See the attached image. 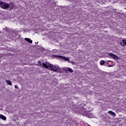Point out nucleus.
<instances>
[{
    "label": "nucleus",
    "instance_id": "nucleus-13",
    "mask_svg": "<svg viewBox=\"0 0 126 126\" xmlns=\"http://www.w3.org/2000/svg\"><path fill=\"white\" fill-rule=\"evenodd\" d=\"M105 63V61L101 60L100 61V65H103Z\"/></svg>",
    "mask_w": 126,
    "mask_h": 126
},
{
    "label": "nucleus",
    "instance_id": "nucleus-22",
    "mask_svg": "<svg viewBox=\"0 0 126 126\" xmlns=\"http://www.w3.org/2000/svg\"><path fill=\"white\" fill-rule=\"evenodd\" d=\"M35 44H37V42H35Z\"/></svg>",
    "mask_w": 126,
    "mask_h": 126
},
{
    "label": "nucleus",
    "instance_id": "nucleus-8",
    "mask_svg": "<svg viewBox=\"0 0 126 126\" xmlns=\"http://www.w3.org/2000/svg\"><path fill=\"white\" fill-rule=\"evenodd\" d=\"M25 40L27 41V42H28L29 43H30V44H32L33 43V41L32 40L30 39V38H25Z\"/></svg>",
    "mask_w": 126,
    "mask_h": 126
},
{
    "label": "nucleus",
    "instance_id": "nucleus-4",
    "mask_svg": "<svg viewBox=\"0 0 126 126\" xmlns=\"http://www.w3.org/2000/svg\"><path fill=\"white\" fill-rule=\"evenodd\" d=\"M107 55L110 57H111V58H113L114 60H119V57L113 53H107Z\"/></svg>",
    "mask_w": 126,
    "mask_h": 126
},
{
    "label": "nucleus",
    "instance_id": "nucleus-9",
    "mask_svg": "<svg viewBox=\"0 0 126 126\" xmlns=\"http://www.w3.org/2000/svg\"><path fill=\"white\" fill-rule=\"evenodd\" d=\"M0 119H1V120H3V121H5L6 120V117L1 114H0Z\"/></svg>",
    "mask_w": 126,
    "mask_h": 126
},
{
    "label": "nucleus",
    "instance_id": "nucleus-2",
    "mask_svg": "<svg viewBox=\"0 0 126 126\" xmlns=\"http://www.w3.org/2000/svg\"><path fill=\"white\" fill-rule=\"evenodd\" d=\"M10 7V4L8 3H5L3 1H2L1 5H0V7L2 8V9H8Z\"/></svg>",
    "mask_w": 126,
    "mask_h": 126
},
{
    "label": "nucleus",
    "instance_id": "nucleus-15",
    "mask_svg": "<svg viewBox=\"0 0 126 126\" xmlns=\"http://www.w3.org/2000/svg\"><path fill=\"white\" fill-rule=\"evenodd\" d=\"M122 41H123L124 44H125V46H126V40L125 39H123Z\"/></svg>",
    "mask_w": 126,
    "mask_h": 126
},
{
    "label": "nucleus",
    "instance_id": "nucleus-11",
    "mask_svg": "<svg viewBox=\"0 0 126 126\" xmlns=\"http://www.w3.org/2000/svg\"><path fill=\"white\" fill-rule=\"evenodd\" d=\"M6 83H7V84H8L9 85H11V81H10V80H7L6 81Z\"/></svg>",
    "mask_w": 126,
    "mask_h": 126
},
{
    "label": "nucleus",
    "instance_id": "nucleus-16",
    "mask_svg": "<svg viewBox=\"0 0 126 126\" xmlns=\"http://www.w3.org/2000/svg\"><path fill=\"white\" fill-rule=\"evenodd\" d=\"M15 88H16V89H18V86H17V85H15Z\"/></svg>",
    "mask_w": 126,
    "mask_h": 126
},
{
    "label": "nucleus",
    "instance_id": "nucleus-17",
    "mask_svg": "<svg viewBox=\"0 0 126 126\" xmlns=\"http://www.w3.org/2000/svg\"><path fill=\"white\" fill-rule=\"evenodd\" d=\"M52 0H47V1H48V2H49V4H50V3H51V2H50V1H51Z\"/></svg>",
    "mask_w": 126,
    "mask_h": 126
},
{
    "label": "nucleus",
    "instance_id": "nucleus-3",
    "mask_svg": "<svg viewBox=\"0 0 126 126\" xmlns=\"http://www.w3.org/2000/svg\"><path fill=\"white\" fill-rule=\"evenodd\" d=\"M83 116H85L88 118H92V115H91V113H90V112L86 110L84 111V112L83 113Z\"/></svg>",
    "mask_w": 126,
    "mask_h": 126
},
{
    "label": "nucleus",
    "instance_id": "nucleus-5",
    "mask_svg": "<svg viewBox=\"0 0 126 126\" xmlns=\"http://www.w3.org/2000/svg\"><path fill=\"white\" fill-rule=\"evenodd\" d=\"M58 58H60V59H62V60H63L64 61H65V62H69V59L65 57L59 56Z\"/></svg>",
    "mask_w": 126,
    "mask_h": 126
},
{
    "label": "nucleus",
    "instance_id": "nucleus-10",
    "mask_svg": "<svg viewBox=\"0 0 126 126\" xmlns=\"http://www.w3.org/2000/svg\"><path fill=\"white\" fill-rule=\"evenodd\" d=\"M56 2H52V3H51V6L53 7H56Z\"/></svg>",
    "mask_w": 126,
    "mask_h": 126
},
{
    "label": "nucleus",
    "instance_id": "nucleus-18",
    "mask_svg": "<svg viewBox=\"0 0 126 126\" xmlns=\"http://www.w3.org/2000/svg\"><path fill=\"white\" fill-rule=\"evenodd\" d=\"M121 46H124V43H121Z\"/></svg>",
    "mask_w": 126,
    "mask_h": 126
},
{
    "label": "nucleus",
    "instance_id": "nucleus-20",
    "mask_svg": "<svg viewBox=\"0 0 126 126\" xmlns=\"http://www.w3.org/2000/svg\"><path fill=\"white\" fill-rule=\"evenodd\" d=\"M109 67H111V65H109Z\"/></svg>",
    "mask_w": 126,
    "mask_h": 126
},
{
    "label": "nucleus",
    "instance_id": "nucleus-24",
    "mask_svg": "<svg viewBox=\"0 0 126 126\" xmlns=\"http://www.w3.org/2000/svg\"><path fill=\"white\" fill-rule=\"evenodd\" d=\"M66 72H67V71H66Z\"/></svg>",
    "mask_w": 126,
    "mask_h": 126
},
{
    "label": "nucleus",
    "instance_id": "nucleus-1",
    "mask_svg": "<svg viewBox=\"0 0 126 126\" xmlns=\"http://www.w3.org/2000/svg\"><path fill=\"white\" fill-rule=\"evenodd\" d=\"M42 66L43 67H45V68H50L51 70H52V71H55V72H57V71H59V69H60V68L59 67L54 66V65L52 64H49L48 65L45 63H42Z\"/></svg>",
    "mask_w": 126,
    "mask_h": 126
},
{
    "label": "nucleus",
    "instance_id": "nucleus-12",
    "mask_svg": "<svg viewBox=\"0 0 126 126\" xmlns=\"http://www.w3.org/2000/svg\"><path fill=\"white\" fill-rule=\"evenodd\" d=\"M67 70L68 71H69V72H70L71 73H72V72H73V70H72V69L70 68H68Z\"/></svg>",
    "mask_w": 126,
    "mask_h": 126
},
{
    "label": "nucleus",
    "instance_id": "nucleus-7",
    "mask_svg": "<svg viewBox=\"0 0 126 126\" xmlns=\"http://www.w3.org/2000/svg\"><path fill=\"white\" fill-rule=\"evenodd\" d=\"M108 113L111 115V116H113V117H116V113L112 111H108Z\"/></svg>",
    "mask_w": 126,
    "mask_h": 126
},
{
    "label": "nucleus",
    "instance_id": "nucleus-6",
    "mask_svg": "<svg viewBox=\"0 0 126 126\" xmlns=\"http://www.w3.org/2000/svg\"><path fill=\"white\" fill-rule=\"evenodd\" d=\"M83 104H79L78 110L79 111H83L84 110V107H83Z\"/></svg>",
    "mask_w": 126,
    "mask_h": 126
},
{
    "label": "nucleus",
    "instance_id": "nucleus-19",
    "mask_svg": "<svg viewBox=\"0 0 126 126\" xmlns=\"http://www.w3.org/2000/svg\"><path fill=\"white\" fill-rule=\"evenodd\" d=\"M70 0V1H73V0Z\"/></svg>",
    "mask_w": 126,
    "mask_h": 126
},
{
    "label": "nucleus",
    "instance_id": "nucleus-21",
    "mask_svg": "<svg viewBox=\"0 0 126 126\" xmlns=\"http://www.w3.org/2000/svg\"><path fill=\"white\" fill-rule=\"evenodd\" d=\"M38 42H37V44H38Z\"/></svg>",
    "mask_w": 126,
    "mask_h": 126
},
{
    "label": "nucleus",
    "instance_id": "nucleus-23",
    "mask_svg": "<svg viewBox=\"0 0 126 126\" xmlns=\"http://www.w3.org/2000/svg\"><path fill=\"white\" fill-rule=\"evenodd\" d=\"M35 44H37V42H35Z\"/></svg>",
    "mask_w": 126,
    "mask_h": 126
},
{
    "label": "nucleus",
    "instance_id": "nucleus-14",
    "mask_svg": "<svg viewBox=\"0 0 126 126\" xmlns=\"http://www.w3.org/2000/svg\"><path fill=\"white\" fill-rule=\"evenodd\" d=\"M38 63L39 64V65L41 66L42 67V63L40 61H38Z\"/></svg>",
    "mask_w": 126,
    "mask_h": 126
}]
</instances>
